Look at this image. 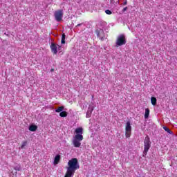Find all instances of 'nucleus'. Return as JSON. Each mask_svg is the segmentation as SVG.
I'll list each match as a JSON object with an SVG mask.
<instances>
[{"label":"nucleus","mask_w":177,"mask_h":177,"mask_svg":"<svg viewBox=\"0 0 177 177\" xmlns=\"http://www.w3.org/2000/svg\"><path fill=\"white\" fill-rule=\"evenodd\" d=\"M127 44V38L125 37V35H119L115 41V45L118 48V46H122V45H125Z\"/></svg>","instance_id":"20e7f679"},{"label":"nucleus","mask_w":177,"mask_h":177,"mask_svg":"<svg viewBox=\"0 0 177 177\" xmlns=\"http://www.w3.org/2000/svg\"><path fill=\"white\" fill-rule=\"evenodd\" d=\"M62 44H66V34L63 33L62 36Z\"/></svg>","instance_id":"f3484780"},{"label":"nucleus","mask_w":177,"mask_h":177,"mask_svg":"<svg viewBox=\"0 0 177 177\" xmlns=\"http://www.w3.org/2000/svg\"><path fill=\"white\" fill-rule=\"evenodd\" d=\"M37 129H38V127H37V125L32 124L29 127V131H30L31 132H35Z\"/></svg>","instance_id":"9d476101"},{"label":"nucleus","mask_w":177,"mask_h":177,"mask_svg":"<svg viewBox=\"0 0 177 177\" xmlns=\"http://www.w3.org/2000/svg\"><path fill=\"white\" fill-rule=\"evenodd\" d=\"M151 103L153 106H156V104H157V98H156V97H151Z\"/></svg>","instance_id":"ddd939ff"},{"label":"nucleus","mask_w":177,"mask_h":177,"mask_svg":"<svg viewBox=\"0 0 177 177\" xmlns=\"http://www.w3.org/2000/svg\"><path fill=\"white\" fill-rule=\"evenodd\" d=\"M80 26H81V24H77V27Z\"/></svg>","instance_id":"393cba45"},{"label":"nucleus","mask_w":177,"mask_h":177,"mask_svg":"<svg viewBox=\"0 0 177 177\" xmlns=\"http://www.w3.org/2000/svg\"><path fill=\"white\" fill-rule=\"evenodd\" d=\"M27 143H28L27 141H24V142H22L21 146V149H24V147H25V146H27Z\"/></svg>","instance_id":"6ab92c4d"},{"label":"nucleus","mask_w":177,"mask_h":177,"mask_svg":"<svg viewBox=\"0 0 177 177\" xmlns=\"http://www.w3.org/2000/svg\"><path fill=\"white\" fill-rule=\"evenodd\" d=\"M50 71L52 73V72L55 71V69L52 68V69H50Z\"/></svg>","instance_id":"b1692460"},{"label":"nucleus","mask_w":177,"mask_h":177,"mask_svg":"<svg viewBox=\"0 0 177 177\" xmlns=\"http://www.w3.org/2000/svg\"><path fill=\"white\" fill-rule=\"evenodd\" d=\"M67 115H68V113H67V111H66L60 112V113H59V116L62 117V118L67 117Z\"/></svg>","instance_id":"4468645a"},{"label":"nucleus","mask_w":177,"mask_h":177,"mask_svg":"<svg viewBox=\"0 0 177 177\" xmlns=\"http://www.w3.org/2000/svg\"><path fill=\"white\" fill-rule=\"evenodd\" d=\"M63 110H64V106H59L57 109H55V113H61Z\"/></svg>","instance_id":"2eb2a0df"},{"label":"nucleus","mask_w":177,"mask_h":177,"mask_svg":"<svg viewBox=\"0 0 177 177\" xmlns=\"http://www.w3.org/2000/svg\"><path fill=\"white\" fill-rule=\"evenodd\" d=\"M127 10H128V7L124 8L122 12H127Z\"/></svg>","instance_id":"412c9836"},{"label":"nucleus","mask_w":177,"mask_h":177,"mask_svg":"<svg viewBox=\"0 0 177 177\" xmlns=\"http://www.w3.org/2000/svg\"><path fill=\"white\" fill-rule=\"evenodd\" d=\"M150 147H151V142L150 141V137H149V136H147L144 140L143 157H145V156H147V153L149 150H150Z\"/></svg>","instance_id":"7ed1b4c3"},{"label":"nucleus","mask_w":177,"mask_h":177,"mask_svg":"<svg viewBox=\"0 0 177 177\" xmlns=\"http://www.w3.org/2000/svg\"><path fill=\"white\" fill-rule=\"evenodd\" d=\"M124 2L123 3V5L125 6V5H128V1L127 0H124Z\"/></svg>","instance_id":"4be33fe9"},{"label":"nucleus","mask_w":177,"mask_h":177,"mask_svg":"<svg viewBox=\"0 0 177 177\" xmlns=\"http://www.w3.org/2000/svg\"><path fill=\"white\" fill-rule=\"evenodd\" d=\"M68 167L67 169H69L71 171H73V172H75L77 169H80V164L78 163V159L77 158H74L71 159L68 162Z\"/></svg>","instance_id":"f03ea898"},{"label":"nucleus","mask_w":177,"mask_h":177,"mask_svg":"<svg viewBox=\"0 0 177 177\" xmlns=\"http://www.w3.org/2000/svg\"><path fill=\"white\" fill-rule=\"evenodd\" d=\"M93 110H94L93 107L88 108V111H87L88 114L92 115V113H93Z\"/></svg>","instance_id":"a211bd4d"},{"label":"nucleus","mask_w":177,"mask_h":177,"mask_svg":"<svg viewBox=\"0 0 177 177\" xmlns=\"http://www.w3.org/2000/svg\"><path fill=\"white\" fill-rule=\"evenodd\" d=\"M93 99V96H92Z\"/></svg>","instance_id":"a878e982"},{"label":"nucleus","mask_w":177,"mask_h":177,"mask_svg":"<svg viewBox=\"0 0 177 177\" xmlns=\"http://www.w3.org/2000/svg\"><path fill=\"white\" fill-rule=\"evenodd\" d=\"M75 136L73 140V145L74 147H81V141L84 140V129L82 127H78L75 130Z\"/></svg>","instance_id":"f257e3e1"},{"label":"nucleus","mask_w":177,"mask_h":177,"mask_svg":"<svg viewBox=\"0 0 177 177\" xmlns=\"http://www.w3.org/2000/svg\"><path fill=\"white\" fill-rule=\"evenodd\" d=\"M64 15V12L63 10H57L55 11L54 12V17L56 20V21H62L63 20V15Z\"/></svg>","instance_id":"39448f33"},{"label":"nucleus","mask_w":177,"mask_h":177,"mask_svg":"<svg viewBox=\"0 0 177 177\" xmlns=\"http://www.w3.org/2000/svg\"><path fill=\"white\" fill-rule=\"evenodd\" d=\"M105 13L106 15H111V13H113V12L110 10H106Z\"/></svg>","instance_id":"aec40b11"},{"label":"nucleus","mask_w":177,"mask_h":177,"mask_svg":"<svg viewBox=\"0 0 177 177\" xmlns=\"http://www.w3.org/2000/svg\"><path fill=\"white\" fill-rule=\"evenodd\" d=\"M95 34L97 38H100L101 41L104 40V30L102 28H98L95 30Z\"/></svg>","instance_id":"0eeeda50"},{"label":"nucleus","mask_w":177,"mask_h":177,"mask_svg":"<svg viewBox=\"0 0 177 177\" xmlns=\"http://www.w3.org/2000/svg\"><path fill=\"white\" fill-rule=\"evenodd\" d=\"M59 161H60V155L57 154L56 155L54 159V165H57V164H59Z\"/></svg>","instance_id":"9b49d317"},{"label":"nucleus","mask_w":177,"mask_h":177,"mask_svg":"<svg viewBox=\"0 0 177 177\" xmlns=\"http://www.w3.org/2000/svg\"><path fill=\"white\" fill-rule=\"evenodd\" d=\"M131 135H132V127L131 126V122L127 121L125 127V136L126 138H131Z\"/></svg>","instance_id":"423d86ee"},{"label":"nucleus","mask_w":177,"mask_h":177,"mask_svg":"<svg viewBox=\"0 0 177 177\" xmlns=\"http://www.w3.org/2000/svg\"><path fill=\"white\" fill-rule=\"evenodd\" d=\"M149 115H150V109L149 108H147L145 109V118L146 119L149 118Z\"/></svg>","instance_id":"f8f14e48"},{"label":"nucleus","mask_w":177,"mask_h":177,"mask_svg":"<svg viewBox=\"0 0 177 177\" xmlns=\"http://www.w3.org/2000/svg\"><path fill=\"white\" fill-rule=\"evenodd\" d=\"M91 114L88 113V112L86 113V118H89L91 117Z\"/></svg>","instance_id":"5701e85b"},{"label":"nucleus","mask_w":177,"mask_h":177,"mask_svg":"<svg viewBox=\"0 0 177 177\" xmlns=\"http://www.w3.org/2000/svg\"><path fill=\"white\" fill-rule=\"evenodd\" d=\"M163 129L170 135H172V131H171L167 127H164Z\"/></svg>","instance_id":"dca6fc26"},{"label":"nucleus","mask_w":177,"mask_h":177,"mask_svg":"<svg viewBox=\"0 0 177 177\" xmlns=\"http://www.w3.org/2000/svg\"><path fill=\"white\" fill-rule=\"evenodd\" d=\"M74 174H75V171H73V170H70L67 169V171L66 172L64 177H73L74 176Z\"/></svg>","instance_id":"1a4fd4ad"},{"label":"nucleus","mask_w":177,"mask_h":177,"mask_svg":"<svg viewBox=\"0 0 177 177\" xmlns=\"http://www.w3.org/2000/svg\"><path fill=\"white\" fill-rule=\"evenodd\" d=\"M50 49L53 55H57V46L55 43L51 44Z\"/></svg>","instance_id":"6e6552de"}]
</instances>
